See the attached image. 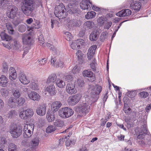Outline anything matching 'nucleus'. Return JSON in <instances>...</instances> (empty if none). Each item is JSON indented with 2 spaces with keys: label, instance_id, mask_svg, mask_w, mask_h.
I'll use <instances>...</instances> for the list:
<instances>
[{
  "label": "nucleus",
  "instance_id": "1",
  "mask_svg": "<svg viewBox=\"0 0 151 151\" xmlns=\"http://www.w3.org/2000/svg\"><path fill=\"white\" fill-rule=\"evenodd\" d=\"M34 0H23V5L21 9L22 12L27 15H29L34 10L35 6L33 4Z\"/></svg>",
  "mask_w": 151,
  "mask_h": 151
},
{
  "label": "nucleus",
  "instance_id": "2",
  "mask_svg": "<svg viewBox=\"0 0 151 151\" xmlns=\"http://www.w3.org/2000/svg\"><path fill=\"white\" fill-rule=\"evenodd\" d=\"M39 144V140L37 138L32 139L29 143L25 140H23L22 142V145L24 146L30 148L27 149L26 151H36L38 147Z\"/></svg>",
  "mask_w": 151,
  "mask_h": 151
},
{
  "label": "nucleus",
  "instance_id": "3",
  "mask_svg": "<svg viewBox=\"0 0 151 151\" xmlns=\"http://www.w3.org/2000/svg\"><path fill=\"white\" fill-rule=\"evenodd\" d=\"M54 14L56 17L60 19L66 17L68 14L65 6L62 4H60L55 7Z\"/></svg>",
  "mask_w": 151,
  "mask_h": 151
},
{
  "label": "nucleus",
  "instance_id": "4",
  "mask_svg": "<svg viewBox=\"0 0 151 151\" xmlns=\"http://www.w3.org/2000/svg\"><path fill=\"white\" fill-rule=\"evenodd\" d=\"M90 105L88 102L83 103L75 107V111L79 114H86L90 111Z\"/></svg>",
  "mask_w": 151,
  "mask_h": 151
},
{
  "label": "nucleus",
  "instance_id": "5",
  "mask_svg": "<svg viewBox=\"0 0 151 151\" xmlns=\"http://www.w3.org/2000/svg\"><path fill=\"white\" fill-rule=\"evenodd\" d=\"M22 128L19 126L14 125L12 126L10 128V133L14 138H17L21 134Z\"/></svg>",
  "mask_w": 151,
  "mask_h": 151
},
{
  "label": "nucleus",
  "instance_id": "6",
  "mask_svg": "<svg viewBox=\"0 0 151 151\" xmlns=\"http://www.w3.org/2000/svg\"><path fill=\"white\" fill-rule=\"evenodd\" d=\"M82 97V95L80 93H77L73 96H69L68 99L67 101L68 104L71 106H73L77 104L80 101Z\"/></svg>",
  "mask_w": 151,
  "mask_h": 151
},
{
  "label": "nucleus",
  "instance_id": "7",
  "mask_svg": "<svg viewBox=\"0 0 151 151\" xmlns=\"http://www.w3.org/2000/svg\"><path fill=\"white\" fill-rule=\"evenodd\" d=\"M34 126L32 124H25L23 129V136L24 137H30L32 135Z\"/></svg>",
  "mask_w": 151,
  "mask_h": 151
},
{
  "label": "nucleus",
  "instance_id": "8",
  "mask_svg": "<svg viewBox=\"0 0 151 151\" xmlns=\"http://www.w3.org/2000/svg\"><path fill=\"white\" fill-rule=\"evenodd\" d=\"M76 81H72L69 82L67 85L66 91L67 93L70 94H75L77 92V90L75 87Z\"/></svg>",
  "mask_w": 151,
  "mask_h": 151
},
{
  "label": "nucleus",
  "instance_id": "9",
  "mask_svg": "<svg viewBox=\"0 0 151 151\" xmlns=\"http://www.w3.org/2000/svg\"><path fill=\"white\" fill-rule=\"evenodd\" d=\"M135 134L138 139H141L144 137L145 134H148L146 125H144L143 129L136 128L135 130Z\"/></svg>",
  "mask_w": 151,
  "mask_h": 151
},
{
  "label": "nucleus",
  "instance_id": "10",
  "mask_svg": "<svg viewBox=\"0 0 151 151\" xmlns=\"http://www.w3.org/2000/svg\"><path fill=\"white\" fill-rule=\"evenodd\" d=\"M18 11V8L16 7L10 6L7 12V16L9 18H13L16 16Z\"/></svg>",
  "mask_w": 151,
  "mask_h": 151
},
{
  "label": "nucleus",
  "instance_id": "11",
  "mask_svg": "<svg viewBox=\"0 0 151 151\" xmlns=\"http://www.w3.org/2000/svg\"><path fill=\"white\" fill-rule=\"evenodd\" d=\"M47 105L46 104L42 103L37 107L36 111L37 114L40 116H44L46 113Z\"/></svg>",
  "mask_w": 151,
  "mask_h": 151
},
{
  "label": "nucleus",
  "instance_id": "12",
  "mask_svg": "<svg viewBox=\"0 0 151 151\" xmlns=\"http://www.w3.org/2000/svg\"><path fill=\"white\" fill-rule=\"evenodd\" d=\"M51 64L56 68H62L64 66L63 59L60 58H52L51 60Z\"/></svg>",
  "mask_w": 151,
  "mask_h": 151
},
{
  "label": "nucleus",
  "instance_id": "13",
  "mask_svg": "<svg viewBox=\"0 0 151 151\" xmlns=\"http://www.w3.org/2000/svg\"><path fill=\"white\" fill-rule=\"evenodd\" d=\"M89 86V90L94 95H98L101 91L102 88L101 86L91 85Z\"/></svg>",
  "mask_w": 151,
  "mask_h": 151
},
{
  "label": "nucleus",
  "instance_id": "14",
  "mask_svg": "<svg viewBox=\"0 0 151 151\" xmlns=\"http://www.w3.org/2000/svg\"><path fill=\"white\" fill-rule=\"evenodd\" d=\"M18 78L19 81L24 85H27L30 82L29 78L22 73L19 74Z\"/></svg>",
  "mask_w": 151,
  "mask_h": 151
},
{
  "label": "nucleus",
  "instance_id": "15",
  "mask_svg": "<svg viewBox=\"0 0 151 151\" xmlns=\"http://www.w3.org/2000/svg\"><path fill=\"white\" fill-rule=\"evenodd\" d=\"M130 7L135 10L139 11L141 7V4L138 1L132 0L131 2Z\"/></svg>",
  "mask_w": 151,
  "mask_h": 151
},
{
  "label": "nucleus",
  "instance_id": "16",
  "mask_svg": "<svg viewBox=\"0 0 151 151\" xmlns=\"http://www.w3.org/2000/svg\"><path fill=\"white\" fill-rule=\"evenodd\" d=\"M28 96L29 98L33 101H38L40 100V96L37 93L31 91L28 93Z\"/></svg>",
  "mask_w": 151,
  "mask_h": 151
},
{
  "label": "nucleus",
  "instance_id": "17",
  "mask_svg": "<svg viewBox=\"0 0 151 151\" xmlns=\"http://www.w3.org/2000/svg\"><path fill=\"white\" fill-rule=\"evenodd\" d=\"M88 3L91 4H92V2L89 0H82L80 3V6L81 8L83 10H88L90 9V6Z\"/></svg>",
  "mask_w": 151,
  "mask_h": 151
},
{
  "label": "nucleus",
  "instance_id": "18",
  "mask_svg": "<svg viewBox=\"0 0 151 151\" xmlns=\"http://www.w3.org/2000/svg\"><path fill=\"white\" fill-rule=\"evenodd\" d=\"M17 76V73L15 69L12 67L10 68L9 70V79L11 81L15 80Z\"/></svg>",
  "mask_w": 151,
  "mask_h": 151
},
{
  "label": "nucleus",
  "instance_id": "19",
  "mask_svg": "<svg viewBox=\"0 0 151 151\" xmlns=\"http://www.w3.org/2000/svg\"><path fill=\"white\" fill-rule=\"evenodd\" d=\"M96 48V45H93L89 49L87 53V56L89 60H91L93 57Z\"/></svg>",
  "mask_w": 151,
  "mask_h": 151
},
{
  "label": "nucleus",
  "instance_id": "20",
  "mask_svg": "<svg viewBox=\"0 0 151 151\" xmlns=\"http://www.w3.org/2000/svg\"><path fill=\"white\" fill-rule=\"evenodd\" d=\"M12 49L17 51H21L23 50L21 44L18 41L14 40L12 43Z\"/></svg>",
  "mask_w": 151,
  "mask_h": 151
},
{
  "label": "nucleus",
  "instance_id": "21",
  "mask_svg": "<svg viewBox=\"0 0 151 151\" xmlns=\"http://www.w3.org/2000/svg\"><path fill=\"white\" fill-rule=\"evenodd\" d=\"M7 105L11 108H14L17 105L16 99L13 97H10L8 100Z\"/></svg>",
  "mask_w": 151,
  "mask_h": 151
},
{
  "label": "nucleus",
  "instance_id": "22",
  "mask_svg": "<svg viewBox=\"0 0 151 151\" xmlns=\"http://www.w3.org/2000/svg\"><path fill=\"white\" fill-rule=\"evenodd\" d=\"M62 105V104L60 101H54L51 104V110L53 112H56L61 106Z\"/></svg>",
  "mask_w": 151,
  "mask_h": 151
},
{
  "label": "nucleus",
  "instance_id": "23",
  "mask_svg": "<svg viewBox=\"0 0 151 151\" xmlns=\"http://www.w3.org/2000/svg\"><path fill=\"white\" fill-rule=\"evenodd\" d=\"M56 86L60 88H63L65 87V83L62 78H57L55 81Z\"/></svg>",
  "mask_w": 151,
  "mask_h": 151
},
{
  "label": "nucleus",
  "instance_id": "24",
  "mask_svg": "<svg viewBox=\"0 0 151 151\" xmlns=\"http://www.w3.org/2000/svg\"><path fill=\"white\" fill-rule=\"evenodd\" d=\"M41 27V25L40 21L36 20L35 23L32 24L31 26L28 27L27 29L29 31H33L34 29H38L40 28Z\"/></svg>",
  "mask_w": 151,
  "mask_h": 151
},
{
  "label": "nucleus",
  "instance_id": "25",
  "mask_svg": "<svg viewBox=\"0 0 151 151\" xmlns=\"http://www.w3.org/2000/svg\"><path fill=\"white\" fill-rule=\"evenodd\" d=\"M45 90L51 96H53L56 93L55 86L53 84H51L48 86L46 88Z\"/></svg>",
  "mask_w": 151,
  "mask_h": 151
},
{
  "label": "nucleus",
  "instance_id": "26",
  "mask_svg": "<svg viewBox=\"0 0 151 151\" xmlns=\"http://www.w3.org/2000/svg\"><path fill=\"white\" fill-rule=\"evenodd\" d=\"M83 40H78L73 42L70 45L71 47L73 49H76L78 48L80 45L82 44Z\"/></svg>",
  "mask_w": 151,
  "mask_h": 151
},
{
  "label": "nucleus",
  "instance_id": "27",
  "mask_svg": "<svg viewBox=\"0 0 151 151\" xmlns=\"http://www.w3.org/2000/svg\"><path fill=\"white\" fill-rule=\"evenodd\" d=\"M22 40L24 44H29L31 42L32 39L30 35H24L22 37Z\"/></svg>",
  "mask_w": 151,
  "mask_h": 151
},
{
  "label": "nucleus",
  "instance_id": "28",
  "mask_svg": "<svg viewBox=\"0 0 151 151\" xmlns=\"http://www.w3.org/2000/svg\"><path fill=\"white\" fill-rule=\"evenodd\" d=\"M8 82V80L4 75H2L0 76V85L3 87H5Z\"/></svg>",
  "mask_w": 151,
  "mask_h": 151
},
{
  "label": "nucleus",
  "instance_id": "29",
  "mask_svg": "<svg viewBox=\"0 0 151 151\" xmlns=\"http://www.w3.org/2000/svg\"><path fill=\"white\" fill-rule=\"evenodd\" d=\"M65 23L69 27L78 25V22H75L73 20L70 19H67L65 21Z\"/></svg>",
  "mask_w": 151,
  "mask_h": 151
},
{
  "label": "nucleus",
  "instance_id": "30",
  "mask_svg": "<svg viewBox=\"0 0 151 151\" xmlns=\"http://www.w3.org/2000/svg\"><path fill=\"white\" fill-rule=\"evenodd\" d=\"M46 118L49 122H52L55 119L54 114L52 112H48L46 114Z\"/></svg>",
  "mask_w": 151,
  "mask_h": 151
},
{
  "label": "nucleus",
  "instance_id": "31",
  "mask_svg": "<svg viewBox=\"0 0 151 151\" xmlns=\"http://www.w3.org/2000/svg\"><path fill=\"white\" fill-rule=\"evenodd\" d=\"M57 79L56 75L55 74H53L51 75L48 77L46 83L47 84H50L51 83H53L55 81H56Z\"/></svg>",
  "mask_w": 151,
  "mask_h": 151
},
{
  "label": "nucleus",
  "instance_id": "32",
  "mask_svg": "<svg viewBox=\"0 0 151 151\" xmlns=\"http://www.w3.org/2000/svg\"><path fill=\"white\" fill-rule=\"evenodd\" d=\"M58 112V115L60 117L63 118H67L65 107L61 108Z\"/></svg>",
  "mask_w": 151,
  "mask_h": 151
},
{
  "label": "nucleus",
  "instance_id": "33",
  "mask_svg": "<svg viewBox=\"0 0 151 151\" xmlns=\"http://www.w3.org/2000/svg\"><path fill=\"white\" fill-rule=\"evenodd\" d=\"M94 26L93 22L88 21L86 22L84 24V27L86 29H89L92 28Z\"/></svg>",
  "mask_w": 151,
  "mask_h": 151
},
{
  "label": "nucleus",
  "instance_id": "34",
  "mask_svg": "<svg viewBox=\"0 0 151 151\" xmlns=\"http://www.w3.org/2000/svg\"><path fill=\"white\" fill-rule=\"evenodd\" d=\"M95 15L96 13L94 12H89L85 15V18L87 19H91L94 18Z\"/></svg>",
  "mask_w": 151,
  "mask_h": 151
},
{
  "label": "nucleus",
  "instance_id": "35",
  "mask_svg": "<svg viewBox=\"0 0 151 151\" xmlns=\"http://www.w3.org/2000/svg\"><path fill=\"white\" fill-rule=\"evenodd\" d=\"M65 108L67 118L73 115L74 111L71 108L69 107Z\"/></svg>",
  "mask_w": 151,
  "mask_h": 151
},
{
  "label": "nucleus",
  "instance_id": "36",
  "mask_svg": "<svg viewBox=\"0 0 151 151\" xmlns=\"http://www.w3.org/2000/svg\"><path fill=\"white\" fill-rule=\"evenodd\" d=\"M0 36L1 39L3 40L7 41L10 40L11 39V37L5 33L4 32L1 33Z\"/></svg>",
  "mask_w": 151,
  "mask_h": 151
},
{
  "label": "nucleus",
  "instance_id": "37",
  "mask_svg": "<svg viewBox=\"0 0 151 151\" xmlns=\"http://www.w3.org/2000/svg\"><path fill=\"white\" fill-rule=\"evenodd\" d=\"M25 110L27 119L31 118L34 115V112L32 110L28 109Z\"/></svg>",
  "mask_w": 151,
  "mask_h": 151
},
{
  "label": "nucleus",
  "instance_id": "38",
  "mask_svg": "<svg viewBox=\"0 0 151 151\" xmlns=\"http://www.w3.org/2000/svg\"><path fill=\"white\" fill-rule=\"evenodd\" d=\"M6 27L9 33L12 34L13 33L14 30L12 24L9 23H7L6 24Z\"/></svg>",
  "mask_w": 151,
  "mask_h": 151
},
{
  "label": "nucleus",
  "instance_id": "39",
  "mask_svg": "<svg viewBox=\"0 0 151 151\" xmlns=\"http://www.w3.org/2000/svg\"><path fill=\"white\" fill-rule=\"evenodd\" d=\"M97 37L96 32H93L91 34L89 38L91 40L94 41L96 40H97Z\"/></svg>",
  "mask_w": 151,
  "mask_h": 151
},
{
  "label": "nucleus",
  "instance_id": "40",
  "mask_svg": "<svg viewBox=\"0 0 151 151\" xmlns=\"http://www.w3.org/2000/svg\"><path fill=\"white\" fill-rule=\"evenodd\" d=\"M29 86L32 90H37L39 89V86L35 82H32L31 83Z\"/></svg>",
  "mask_w": 151,
  "mask_h": 151
},
{
  "label": "nucleus",
  "instance_id": "41",
  "mask_svg": "<svg viewBox=\"0 0 151 151\" xmlns=\"http://www.w3.org/2000/svg\"><path fill=\"white\" fill-rule=\"evenodd\" d=\"M93 73L91 71L88 70H86L83 72V75L84 77H89L93 75Z\"/></svg>",
  "mask_w": 151,
  "mask_h": 151
},
{
  "label": "nucleus",
  "instance_id": "42",
  "mask_svg": "<svg viewBox=\"0 0 151 151\" xmlns=\"http://www.w3.org/2000/svg\"><path fill=\"white\" fill-rule=\"evenodd\" d=\"M55 126L61 127L63 125V122L60 119L56 120L54 123Z\"/></svg>",
  "mask_w": 151,
  "mask_h": 151
},
{
  "label": "nucleus",
  "instance_id": "43",
  "mask_svg": "<svg viewBox=\"0 0 151 151\" xmlns=\"http://www.w3.org/2000/svg\"><path fill=\"white\" fill-rule=\"evenodd\" d=\"M127 104H124V106L123 108V110L125 113L127 114H129L131 112V108L127 106Z\"/></svg>",
  "mask_w": 151,
  "mask_h": 151
},
{
  "label": "nucleus",
  "instance_id": "44",
  "mask_svg": "<svg viewBox=\"0 0 151 151\" xmlns=\"http://www.w3.org/2000/svg\"><path fill=\"white\" fill-rule=\"evenodd\" d=\"M26 114L25 110H24L20 112L19 116L22 119L26 120L27 119Z\"/></svg>",
  "mask_w": 151,
  "mask_h": 151
},
{
  "label": "nucleus",
  "instance_id": "45",
  "mask_svg": "<svg viewBox=\"0 0 151 151\" xmlns=\"http://www.w3.org/2000/svg\"><path fill=\"white\" fill-rule=\"evenodd\" d=\"M1 95L4 97H6L9 95V91L5 88H2L1 90Z\"/></svg>",
  "mask_w": 151,
  "mask_h": 151
},
{
  "label": "nucleus",
  "instance_id": "46",
  "mask_svg": "<svg viewBox=\"0 0 151 151\" xmlns=\"http://www.w3.org/2000/svg\"><path fill=\"white\" fill-rule=\"evenodd\" d=\"M68 6V7L70 8V9L68 10L69 12L73 13H75L76 12V7L74 5L73 6L71 3L69 4Z\"/></svg>",
  "mask_w": 151,
  "mask_h": 151
},
{
  "label": "nucleus",
  "instance_id": "47",
  "mask_svg": "<svg viewBox=\"0 0 151 151\" xmlns=\"http://www.w3.org/2000/svg\"><path fill=\"white\" fill-rule=\"evenodd\" d=\"M76 140L74 139H71L67 140L65 142V145L66 146L68 147L70 146L74 145L75 143Z\"/></svg>",
  "mask_w": 151,
  "mask_h": 151
},
{
  "label": "nucleus",
  "instance_id": "48",
  "mask_svg": "<svg viewBox=\"0 0 151 151\" xmlns=\"http://www.w3.org/2000/svg\"><path fill=\"white\" fill-rule=\"evenodd\" d=\"M8 151H17V146L14 144H10L9 146Z\"/></svg>",
  "mask_w": 151,
  "mask_h": 151
},
{
  "label": "nucleus",
  "instance_id": "49",
  "mask_svg": "<svg viewBox=\"0 0 151 151\" xmlns=\"http://www.w3.org/2000/svg\"><path fill=\"white\" fill-rule=\"evenodd\" d=\"M55 130V127L52 125L48 126L46 129V132L48 133H50L54 131Z\"/></svg>",
  "mask_w": 151,
  "mask_h": 151
},
{
  "label": "nucleus",
  "instance_id": "50",
  "mask_svg": "<svg viewBox=\"0 0 151 151\" xmlns=\"http://www.w3.org/2000/svg\"><path fill=\"white\" fill-rule=\"evenodd\" d=\"M149 95L147 92L146 91H142L139 93V96L141 98H145Z\"/></svg>",
  "mask_w": 151,
  "mask_h": 151
},
{
  "label": "nucleus",
  "instance_id": "51",
  "mask_svg": "<svg viewBox=\"0 0 151 151\" xmlns=\"http://www.w3.org/2000/svg\"><path fill=\"white\" fill-rule=\"evenodd\" d=\"M80 68L77 66H75L72 70V72L74 74H78L79 75Z\"/></svg>",
  "mask_w": 151,
  "mask_h": 151
},
{
  "label": "nucleus",
  "instance_id": "52",
  "mask_svg": "<svg viewBox=\"0 0 151 151\" xmlns=\"http://www.w3.org/2000/svg\"><path fill=\"white\" fill-rule=\"evenodd\" d=\"M78 86L79 88H81L84 86V81L80 79L78 80Z\"/></svg>",
  "mask_w": 151,
  "mask_h": 151
},
{
  "label": "nucleus",
  "instance_id": "53",
  "mask_svg": "<svg viewBox=\"0 0 151 151\" xmlns=\"http://www.w3.org/2000/svg\"><path fill=\"white\" fill-rule=\"evenodd\" d=\"M8 70V67L7 63L4 62L2 65V71L4 73H6Z\"/></svg>",
  "mask_w": 151,
  "mask_h": 151
},
{
  "label": "nucleus",
  "instance_id": "54",
  "mask_svg": "<svg viewBox=\"0 0 151 151\" xmlns=\"http://www.w3.org/2000/svg\"><path fill=\"white\" fill-rule=\"evenodd\" d=\"M26 24H21L19 25L18 30L21 32H23L25 31L26 29Z\"/></svg>",
  "mask_w": 151,
  "mask_h": 151
},
{
  "label": "nucleus",
  "instance_id": "55",
  "mask_svg": "<svg viewBox=\"0 0 151 151\" xmlns=\"http://www.w3.org/2000/svg\"><path fill=\"white\" fill-rule=\"evenodd\" d=\"M38 39L39 43H40V45H43L44 44L45 40L42 35H40L39 36Z\"/></svg>",
  "mask_w": 151,
  "mask_h": 151
},
{
  "label": "nucleus",
  "instance_id": "56",
  "mask_svg": "<svg viewBox=\"0 0 151 151\" xmlns=\"http://www.w3.org/2000/svg\"><path fill=\"white\" fill-rule=\"evenodd\" d=\"M47 60L45 58H43L42 59H39L37 60L38 63L43 65H45L47 62Z\"/></svg>",
  "mask_w": 151,
  "mask_h": 151
},
{
  "label": "nucleus",
  "instance_id": "57",
  "mask_svg": "<svg viewBox=\"0 0 151 151\" xmlns=\"http://www.w3.org/2000/svg\"><path fill=\"white\" fill-rule=\"evenodd\" d=\"M65 34L66 35V39L70 41L72 38V36L71 34L69 32H66L65 33Z\"/></svg>",
  "mask_w": 151,
  "mask_h": 151
},
{
  "label": "nucleus",
  "instance_id": "58",
  "mask_svg": "<svg viewBox=\"0 0 151 151\" xmlns=\"http://www.w3.org/2000/svg\"><path fill=\"white\" fill-rule=\"evenodd\" d=\"M76 54L78 60H80L82 59L83 56V54L82 53L81 51L78 50Z\"/></svg>",
  "mask_w": 151,
  "mask_h": 151
},
{
  "label": "nucleus",
  "instance_id": "59",
  "mask_svg": "<svg viewBox=\"0 0 151 151\" xmlns=\"http://www.w3.org/2000/svg\"><path fill=\"white\" fill-rule=\"evenodd\" d=\"M16 114L15 111L14 110H11L8 114V118H12Z\"/></svg>",
  "mask_w": 151,
  "mask_h": 151
},
{
  "label": "nucleus",
  "instance_id": "60",
  "mask_svg": "<svg viewBox=\"0 0 151 151\" xmlns=\"http://www.w3.org/2000/svg\"><path fill=\"white\" fill-rule=\"evenodd\" d=\"M25 100L22 98H20L18 99L17 101V104L19 106L22 105L25 102Z\"/></svg>",
  "mask_w": 151,
  "mask_h": 151
},
{
  "label": "nucleus",
  "instance_id": "61",
  "mask_svg": "<svg viewBox=\"0 0 151 151\" xmlns=\"http://www.w3.org/2000/svg\"><path fill=\"white\" fill-rule=\"evenodd\" d=\"M13 96L16 98L19 97L20 95V93L18 90H15L13 91Z\"/></svg>",
  "mask_w": 151,
  "mask_h": 151
},
{
  "label": "nucleus",
  "instance_id": "62",
  "mask_svg": "<svg viewBox=\"0 0 151 151\" xmlns=\"http://www.w3.org/2000/svg\"><path fill=\"white\" fill-rule=\"evenodd\" d=\"M6 139L4 138H0V147H2L3 145L6 143Z\"/></svg>",
  "mask_w": 151,
  "mask_h": 151
},
{
  "label": "nucleus",
  "instance_id": "63",
  "mask_svg": "<svg viewBox=\"0 0 151 151\" xmlns=\"http://www.w3.org/2000/svg\"><path fill=\"white\" fill-rule=\"evenodd\" d=\"M97 64L94 62L91 63L90 64V67L93 71H95L96 70V67Z\"/></svg>",
  "mask_w": 151,
  "mask_h": 151
},
{
  "label": "nucleus",
  "instance_id": "64",
  "mask_svg": "<svg viewBox=\"0 0 151 151\" xmlns=\"http://www.w3.org/2000/svg\"><path fill=\"white\" fill-rule=\"evenodd\" d=\"M65 79L68 82H71L72 81H75L73 80V77L70 75H67L65 76Z\"/></svg>",
  "mask_w": 151,
  "mask_h": 151
}]
</instances>
